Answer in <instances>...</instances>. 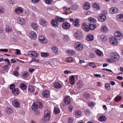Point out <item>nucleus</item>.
Instances as JSON below:
<instances>
[{
	"label": "nucleus",
	"instance_id": "nucleus-27",
	"mask_svg": "<svg viewBox=\"0 0 123 123\" xmlns=\"http://www.w3.org/2000/svg\"><path fill=\"white\" fill-rule=\"evenodd\" d=\"M55 18L58 22L59 21L60 22H62L65 21V19L64 18L59 17H56Z\"/></svg>",
	"mask_w": 123,
	"mask_h": 123
},
{
	"label": "nucleus",
	"instance_id": "nucleus-18",
	"mask_svg": "<svg viewBox=\"0 0 123 123\" xmlns=\"http://www.w3.org/2000/svg\"><path fill=\"white\" fill-rule=\"evenodd\" d=\"M54 86L55 88L60 89L62 87V85L59 83L56 82L54 84Z\"/></svg>",
	"mask_w": 123,
	"mask_h": 123
},
{
	"label": "nucleus",
	"instance_id": "nucleus-1",
	"mask_svg": "<svg viewBox=\"0 0 123 123\" xmlns=\"http://www.w3.org/2000/svg\"><path fill=\"white\" fill-rule=\"evenodd\" d=\"M28 55L32 58L31 62L37 63L39 62L38 60H36L35 58L39 55L36 52L32 51H30L28 53Z\"/></svg>",
	"mask_w": 123,
	"mask_h": 123
},
{
	"label": "nucleus",
	"instance_id": "nucleus-30",
	"mask_svg": "<svg viewBox=\"0 0 123 123\" xmlns=\"http://www.w3.org/2000/svg\"><path fill=\"white\" fill-rule=\"evenodd\" d=\"M108 28L105 26H103L100 29L101 31L103 32H107L108 31Z\"/></svg>",
	"mask_w": 123,
	"mask_h": 123
},
{
	"label": "nucleus",
	"instance_id": "nucleus-10",
	"mask_svg": "<svg viewBox=\"0 0 123 123\" xmlns=\"http://www.w3.org/2000/svg\"><path fill=\"white\" fill-rule=\"evenodd\" d=\"M70 24L68 22H65L63 23L62 25V27L65 30H67L70 27Z\"/></svg>",
	"mask_w": 123,
	"mask_h": 123
},
{
	"label": "nucleus",
	"instance_id": "nucleus-55",
	"mask_svg": "<svg viewBox=\"0 0 123 123\" xmlns=\"http://www.w3.org/2000/svg\"><path fill=\"white\" fill-rule=\"evenodd\" d=\"M45 2L46 4L49 5L52 2V0H45Z\"/></svg>",
	"mask_w": 123,
	"mask_h": 123
},
{
	"label": "nucleus",
	"instance_id": "nucleus-13",
	"mask_svg": "<svg viewBox=\"0 0 123 123\" xmlns=\"http://www.w3.org/2000/svg\"><path fill=\"white\" fill-rule=\"evenodd\" d=\"M51 24L54 27L57 26L59 24L58 22L55 19H53L51 21Z\"/></svg>",
	"mask_w": 123,
	"mask_h": 123
},
{
	"label": "nucleus",
	"instance_id": "nucleus-33",
	"mask_svg": "<svg viewBox=\"0 0 123 123\" xmlns=\"http://www.w3.org/2000/svg\"><path fill=\"white\" fill-rule=\"evenodd\" d=\"M41 56L43 57H46L49 56V53L46 52H41Z\"/></svg>",
	"mask_w": 123,
	"mask_h": 123
},
{
	"label": "nucleus",
	"instance_id": "nucleus-29",
	"mask_svg": "<svg viewBox=\"0 0 123 123\" xmlns=\"http://www.w3.org/2000/svg\"><path fill=\"white\" fill-rule=\"evenodd\" d=\"M18 20L19 23L21 25L24 24L25 20L23 18L19 17L18 18Z\"/></svg>",
	"mask_w": 123,
	"mask_h": 123
},
{
	"label": "nucleus",
	"instance_id": "nucleus-41",
	"mask_svg": "<svg viewBox=\"0 0 123 123\" xmlns=\"http://www.w3.org/2000/svg\"><path fill=\"white\" fill-rule=\"evenodd\" d=\"M12 29V28L9 27H7L5 29V31L7 33L10 32Z\"/></svg>",
	"mask_w": 123,
	"mask_h": 123
},
{
	"label": "nucleus",
	"instance_id": "nucleus-51",
	"mask_svg": "<svg viewBox=\"0 0 123 123\" xmlns=\"http://www.w3.org/2000/svg\"><path fill=\"white\" fill-rule=\"evenodd\" d=\"M22 75L24 78H26L27 77L28 75L27 73H22Z\"/></svg>",
	"mask_w": 123,
	"mask_h": 123
},
{
	"label": "nucleus",
	"instance_id": "nucleus-37",
	"mask_svg": "<svg viewBox=\"0 0 123 123\" xmlns=\"http://www.w3.org/2000/svg\"><path fill=\"white\" fill-rule=\"evenodd\" d=\"M60 112L59 109L57 108H55L54 109V112L55 113L56 115L58 114Z\"/></svg>",
	"mask_w": 123,
	"mask_h": 123
},
{
	"label": "nucleus",
	"instance_id": "nucleus-62",
	"mask_svg": "<svg viewBox=\"0 0 123 123\" xmlns=\"http://www.w3.org/2000/svg\"><path fill=\"white\" fill-rule=\"evenodd\" d=\"M15 85L13 84L10 86V89L12 90L14 89L15 88Z\"/></svg>",
	"mask_w": 123,
	"mask_h": 123
},
{
	"label": "nucleus",
	"instance_id": "nucleus-5",
	"mask_svg": "<svg viewBox=\"0 0 123 123\" xmlns=\"http://www.w3.org/2000/svg\"><path fill=\"white\" fill-rule=\"evenodd\" d=\"M74 35L75 38L78 39L80 40L82 38V34L80 31H77Z\"/></svg>",
	"mask_w": 123,
	"mask_h": 123
},
{
	"label": "nucleus",
	"instance_id": "nucleus-17",
	"mask_svg": "<svg viewBox=\"0 0 123 123\" xmlns=\"http://www.w3.org/2000/svg\"><path fill=\"white\" fill-rule=\"evenodd\" d=\"M12 92L13 94L15 96L18 95L19 93V91L17 88L14 89Z\"/></svg>",
	"mask_w": 123,
	"mask_h": 123
},
{
	"label": "nucleus",
	"instance_id": "nucleus-32",
	"mask_svg": "<svg viewBox=\"0 0 123 123\" xmlns=\"http://www.w3.org/2000/svg\"><path fill=\"white\" fill-rule=\"evenodd\" d=\"M67 53L69 55H73L75 54V52L72 50L68 49L67 51Z\"/></svg>",
	"mask_w": 123,
	"mask_h": 123
},
{
	"label": "nucleus",
	"instance_id": "nucleus-56",
	"mask_svg": "<svg viewBox=\"0 0 123 123\" xmlns=\"http://www.w3.org/2000/svg\"><path fill=\"white\" fill-rule=\"evenodd\" d=\"M95 105V103L93 102H90L88 104L89 106L92 107L93 106Z\"/></svg>",
	"mask_w": 123,
	"mask_h": 123
},
{
	"label": "nucleus",
	"instance_id": "nucleus-23",
	"mask_svg": "<svg viewBox=\"0 0 123 123\" xmlns=\"http://www.w3.org/2000/svg\"><path fill=\"white\" fill-rule=\"evenodd\" d=\"M43 96L44 97L48 98L49 96V93L48 91L45 90L43 92Z\"/></svg>",
	"mask_w": 123,
	"mask_h": 123
},
{
	"label": "nucleus",
	"instance_id": "nucleus-45",
	"mask_svg": "<svg viewBox=\"0 0 123 123\" xmlns=\"http://www.w3.org/2000/svg\"><path fill=\"white\" fill-rule=\"evenodd\" d=\"M28 89L30 92H34L35 89L32 86H29Z\"/></svg>",
	"mask_w": 123,
	"mask_h": 123
},
{
	"label": "nucleus",
	"instance_id": "nucleus-16",
	"mask_svg": "<svg viewBox=\"0 0 123 123\" xmlns=\"http://www.w3.org/2000/svg\"><path fill=\"white\" fill-rule=\"evenodd\" d=\"M75 77L74 75H72L70 77L69 79V81L70 84L72 85H74L75 83Z\"/></svg>",
	"mask_w": 123,
	"mask_h": 123
},
{
	"label": "nucleus",
	"instance_id": "nucleus-54",
	"mask_svg": "<svg viewBox=\"0 0 123 123\" xmlns=\"http://www.w3.org/2000/svg\"><path fill=\"white\" fill-rule=\"evenodd\" d=\"M73 60V58L72 57H68L66 59L67 61L68 62H70Z\"/></svg>",
	"mask_w": 123,
	"mask_h": 123
},
{
	"label": "nucleus",
	"instance_id": "nucleus-28",
	"mask_svg": "<svg viewBox=\"0 0 123 123\" xmlns=\"http://www.w3.org/2000/svg\"><path fill=\"white\" fill-rule=\"evenodd\" d=\"M117 18L119 21L123 22V14H119L117 16Z\"/></svg>",
	"mask_w": 123,
	"mask_h": 123
},
{
	"label": "nucleus",
	"instance_id": "nucleus-44",
	"mask_svg": "<svg viewBox=\"0 0 123 123\" xmlns=\"http://www.w3.org/2000/svg\"><path fill=\"white\" fill-rule=\"evenodd\" d=\"M122 98V97L121 96H117L115 98L114 100L115 101L118 102L120 101Z\"/></svg>",
	"mask_w": 123,
	"mask_h": 123
},
{
	"label": "nucleus",
	"instance_id": "nucleus-50",
	"mask_svg": "<svg viewBox=\"0 0 123 123\" xmlns=\"http://www.w3.org/2000/svg\"><path fill=\"white\" fill-rule=\"evenodd\" d=\"M89 65L90 66L92 67L93 68H96L95 64L94 62H91L89 63Z\"/></svg>",
	"mask_w": 123,
	"mask_h": 123
},
{
	"label": "nucleus",
	"instance_id": "nucleus-57",
	"mask_svg": "<svg viewBox=\"0 0 123 123\" xmlns=\"http://www.w3.org/2000/svg\"><path fill=\"white\" fill-rule=\"evenodd\" d=\"M8 51V50L7 49H0V51L3 52H7Z\"/></svg>",
	"mask_w": 123,
	"mask_h": 123
},
{
	"label": "nucleus",
	"instance_id": "nucleus-31",
	"mask_svg": "<svg viewBox=\"0 0 123 123\" xmlns=\"http://www.w3.org/2000/svg\"><path fill=\"white\" fill-rule=\"evenodd\" d=\"M20 87L21 89L23 90H25L27 88L26 85L24 83H21L20 85Z\"/></svg>",
	"mask_w": 123,
	"mask_h": 123
},
{
	"label": "nucleus",
	"instance_id": "nucleus-11",
	"mask_svg": "<svg viewBox=\"0 0 123 123\" xmlns=\"http://www.w3.org/2000/svg\"><path fill=\"white\" fill-rule=\"evenodd\" d=\"M29 35L30 38L32 39H35L36 38L37 35L33 31H31L29 34Z\"/></svg>",
	"mask_w": 123,
	"mask_h": 123
},
{
	"label": "nucleus",
	"instance_id": "nucleus-43",
	"mask_svg": "<svg viewBox=\"0 0 123 123\" xmlns=\"http://www.w3.org/2000/svg\"><path fill=\"white\" fill-rule=\"evenodd\" d=\"M93 7L94 8H96L97 10H99L100 8V6L98 5L96 3L94 4L93 5Z\"/></svg>",
	"mask_w": 123,
	"mask_h": 123
},
{
	"label": "nucleus",
	"instance_id": "nucleus-59",
	"mask_svg": "<svg viewBox=\"0 0 123 123\" xmlns=\"http://www.w3.org/2000/svg\"><path fill=\"white\" fill-rule=\"evenodd\" d=\"M92 12L89 11H87L85 12V14L87 15H91L92 14Z\"/></svg>",
	"mask_w": 123,
	"mask_h": 123
},
{
	"label": "nucleus",
	"instance_id": "nucleus-7",
	"mask_svg": "<svg viewBox=\"0 0 123 123\" xmlns=\"http://www.w3.org/2000/svg\"><path fill=\"white\" fill-rule=\"evenodd\" d=\"M12 104L13 106L15 108H18L20 106L19 103L17 100H13L12 102Z\"/></svg>",
	"mask_w": 123,
	"mask_h": 123
},
{
	"label": "nucleus",
	"instance_id": "nucleus-38",
	"mask_svg": "<svg viewBox=\"0 0 123 123\" xmlns=\"http://www.w3.org/2000/svg\"><path fill=\"white\" fill-rule=\"evenodd\" d=\"M88 20L90 22L92 23L96 22V19L90 17L88 19Z\"/></svg>",
	"mask_w": 123,
	"mask_h": 123
},
{
	"label": "nucleus",
	"instance_id": "nucleus-6",
	"mask_svg": "<svg viewBox=\"0 0 123 123\" xmlns=\"http://www.w3.org/2000/svg\"><path fill=\"white\" fill-rule=\"evenodd\" d=\"M111 43L113 45H116L117 44V41L114 37H112L109 39Z\"/></svg>",
	"mask_w": 123,
	"mask_h": 123
},
{
	"label": "nucleus",
	"instance_id": "nucleus-12",
	"mask_svg": "<svg viewBox=\"0 0 123 123\" xmlns=\"http://www.w3.org/2000/svg\"><path fill=\"white\" fill-rule=\"evenodd\" d=\"M38 39L39 41L42 43H44L47 42L46 39L43 36H39L38 37Z\"/></svg>",
	"mask_w": 123,
	"mask_h": 123
},
{
	"label": "nucleus",
	"instance_id": "nucleus-47",
	"mask_svg": "<svg viewBox=\"0 0 123 123\" xmlns=\"http://www.w3.org/2000/svg\"><path fill=\"white\" fill-rule=\"evenodd\" d=\"M82 114L81 112L79 110H77L75 111V114L77 116H80Z\"/></svg>",
	"mask_w": 123,
	"mask_h": 123
},
{
	"label": "nucleus",
	"instance_id": "nucleus-35",
	"mask_svg": "<svg viewBox=\"0 0 123 123\" xmlns=\"http://www.w3.org/2000/svg\"><path fill=\"white\" fill-rule=\"evenodd\" d=\"M6 112L8 114H9L13 112V111L12 109L10 107H8L6 110Z\"/></svg>",
	"mask_w": 123,
	"mask_h": 123
},
{
	"label": "nucleus",
	"instance_id": "nucleus-21",
	"mask_svg": "<svg viewBox=\"0 0 123 123\" xmlns=\"http://www.w3.org/2000/svg\"><path fill=\"white\" fill-rule=\"evenodd\" d=\"M93 37L92 34H90L87 35L86 39L88 41H92L93 40Z\"/></svg>",
	"mask_w": 123,
	"mask_h": 123
},
{
	"label": "nucleus",
	"instance_id": "nucleus-8",
	"mask_svg": "<svg viewBox=\"0 0 123 123\" xmlns=\"http://www.w3.org/2000/svg\"><path fill=\"white\" fill-rule=\"evenodd\" d=\"M120 58V56L117 53L113 54L112 56L111 59L114 61H117Z\"/></svg>",
	"mask_w": 123,
	"mask_h": 123
},
{
	"label": "nucleus",
	"instance_id": "nucleus-22",
	"mask_svg": "<svg viewBox=\"0 0 123 123\" xmlns=\"http://www.w3.org/2000/svg\"><path fill=\"white\" fill-rule=\"evenodd\" d=\"M31 107L32 110L34 111H36L37 109L38 108V104L37 103H34Z\"/></svg>",
	"mask_w": 123,
	"mask_h": 123
},
{
	"label": "nucleus",
	"instance_id": "nucleus-15",
	"mask_svg": "<svg viewBox=\"0 0 123 123\" xmlns=\"http://www.w3.org/2000/svg\"><path fill=\"white\" fill-rule=\"evenodd\" d=\"M90 6V5L89 3L88 2H85L83 6V8L86 10H87L89 9Z\"/></svg>",
	"mask_w": 123,
	"mask_h": 123
},
{
	"label": "nucleus",
	"instance_id": "nucleus-53",
	"mask_svg": "<svg viewBox=\"0 0 123 123\" xmlns=\"http://www.w3.org/2000/svg\"><path fill=\"white\" fill-rule=\"evenodd\" d=\"M69 39V37L67 35H65L64 37V41H68Z\"/></svg>",
	"mask_w": 123,
	"mask_h": 123
},
{
	"label": "nucleus",
	"instance_id": "nucleus-4",
	"mask_svg": "<svg viewBox=\"0 0 123 123\" xmlns=\"http://www.w3.org/2000/svg\"><path fill=\"white\" fill-rule=\"evenodd\" d=\"M74 46L76 49L78 50H81L83 48V45L79 42H76L74 44Z\"/></svg>",
	"mask_w": 123,
	"mask_h": 123
},
{
	"label": "nucleus",
	"instance_id": "nucleus-52",
	"mask_svg": "<svg viewBox=\"0 0 123 123\" xmlns=\"http://www.w3.org/2000/svg\"><path fill=\"white\" fill-rule=\"evenodd\" d=\"M77 84L78 85V87L79 88H80L82 87L83 86V84L81 83L80 82H78Z\"/></svg>",
	"mask_w": 123,
	"mask_h": 123
},
{
	"label": "nucleus",
	"instance_id": "nucleus-36",
	"mask_svg": "<svg viewBox=\"0 0 123 123\" xmlns=\"http://www.w3.org/2000/svg\"><path fill=\"white\" fill-rule=\"evenodd\" d=\"M52 50L55 53L56 55H57L58 54L57 51L58 50V48L55 46H53L52 48Z\"/></svg>",
	"mask_w": 123,
	"mask_h": 123
},
{
	"label": "nucleus",
	"instance_id": "nucleus-61",
	"mask_svg": "<svg viewBox=\"0 0 123 123\" xmlns=\"http://www.w3.org/2000/svg\"><path fill=\"white\" fill-rule=\"evenodd\" d=\"M30 14L29 11L28 10H27L25 11V15L26 16H29Z\"/></svg>",
	"mask_w": 123,
	"mask_h": 123
},
{
	"label": "nucleus",
	"instance_id": "nucleus-58",
	"mask_svg": "<svg viewBox=\"0 0 123 123\" xmlns=\"http://www.w3.org/2000/svg\"><path fill=\"white\" fill-rule=\"evenodd\" d=\"M5 62H7V65H10V62L9 60L7 59H6L5 60H4Z\"/></svg>",
	"mask_w": 123,
	"mask_h": 123
},
{
	"label": "nucleus",
	"instance_id": "nucleus-39",
	"mask_svg": "<svg viewBox=\"0 0 123 123\" xmlns=\"http://www.w3.org/2000/svg\"><path fill=\"white\" fill-rule=\"evenodd\" d=\"M89 26L90 29L91 30H94L96 27V26L95 24H90Z\"/></svg>",
	"mask_w": 123,
	"mask_h": 123
},
{
	"label": "nucleus",
	"instance_id": "nucleus-49",
	"mask_svg": "<svg viewBox=\"0 0 123 123\" xmlns=\"http://www.w3.org/2000/svg\"><path fill=\"white\" fill-rule=\"evenodd\" d=\"M13 75L17 77L19 75V73L18 71H14L13 72Z\"/></svg>",
	"mask_w": 123,
	"mask_h": 123
},
{
	"label": "nucleus",
	"instance_id": "nucleus-42",
	"mask_svg": "<svg viewBox=\"0 0 123 123\" xmlns=\"http://www.w3.org/2000/svg\"><path fill=\"white\" fill-rule=\"evenodd\" d=\"M100 37L101 39L104 41H105L107 40L106 37L103 34L101 35Z\"/></svg>",
	"mask_w": 123,
	"mask_h": 123
},
{
	"label": "nucleus",
	"instance_id": "nucleus-48",
	"mask_svg": "<svg viewBox=\"0 0 123 123\" xmlns=\"http://www.w3.org/2000/svg\"><path fill=\"white\" fill-rule=\"evenodd\" d=\"M96 52L97 54L100 56H101L103 54L102 52L99 50H96Z\"/></svg>",
	"mask_w": 123,
	"mask_h": 123
},
{
	"label": "nucleus",
	"instance_id": "nucleus-63",
	"mask_svg": "<svg viewBox=\"0 0 123 123\" xmlns=\"http://www.w3.org/2000/svg\"><path fill=\"white\" fill-rule=\"evenodd\" d=\"M84 95L87 98H89L90 97V95L88 93H86Z\"/></svg>",
	"mask_w": 123,
	"mask_h": 123
},
{
	"label": "nucleus",
	"instance_id": "nucleus-14",
	"mask_svg": "<svg viewBox=\"0 0 123 123\" xmlns=\"http://www.w3.org/2000/svg\"><path fill=\"white\" fill-rule=\"evenodd\" d=\"M15 11L17 14H20L23 12V10L22 8L18 7L15 9Z\"/></svg>",
	"mask_w": 123,
	"mask_h": 123
},
{
	"label": "nucleus",
	"instance_id": "nucleus-64",
	"mask_svg": "<svg viewBox=\"0 0 123 123\" xmlns=\"http://www.w3.org/2000/svg\"><path fill=\"white\" fill-rule=\"evenodd\" d=\"M4 10L1 7H0V13H4Z\"/></svg>",
	"mask_w": 123,
	"mask_h": 123
},
{
	"label": "nucleus",
	"instance_id": "nucleus-20",
	"mask_svg": "<svg viewBox=\"0 0 123 123\" xmlns=\"http://www.w3.org/2000/svg\"><path fill=\"white\" fill-rule=\"evenodd\" d=\"M118 9L115 7H112L110 10V12L112 13H117L118 12Z\"/></svg>",
	"mask_w": 123,
	"mask_h": 123
},
{
	"label": "nucleus",
	"instance_id": "nucleus-60",
	"mask_svg": "<svg viewBox=\"0 0 123 123\" xmlns=\"http://www.w3.org/2000/svg\"><path fill=\"white\" fill-rule=\"evenodd\" d=\"M73 107L72 106H70L68 107V110L70 112H72L73 109Z\"/></svg>",
	"mask_w": 123,
	"mask_h": 123
},
{
	"label": "nucleus",
	"instance_id": "nucleus-25",
	"mask_svg": "<svg viewBox=\"0 0 123 123\" xmlns=\"http://www.w3.org/2000/svg\"><path fill=\"white\" fill-rule=\"evenodd\" d=\"M39 22L41 25L44 26H46L47 25L46 21L43 19H40Z\"/></svg>",
	"mask_w": 123,
	"mask_h": 123
},
{
	"label": "nucleus",
	"instance_id": "nucleus-3",
	"mask_svg": "<svg viewBox=\"0 0 123 123\" xmlns=\"http://www.w3.org/2000/svg\"><path fill=\"white\" fill-rule=\"evenodd\" d=\"M44 120L45 121H49L50 118V112L48 110L44 111Z\"/></svg>",
	"mask_w": 123,
	"mask_h": 123
},
{
	"label": "nucleus",
	"instance_id": "nucleus-2",
	"mask_svg": "<svg viewBox=\"0 0 123 123\" xmlns=\"http://www.w3.org/2000/svg\"><path fill=\"white\" fill-rule=\"evenodd\" d=\"M107 14V12L105 10L101 14H99L98 17L99 20L101 22H104L106 19Z\"/></svg>",
	"mask_w": 123,
	"mask_h": 123
},
{
	"label": "nucleus",
	"instance_id": "nucleus-40",
	"mask_svg": "<svg viewBox=\"0 0 123 123\" xmlns=\"http://www.w3.org/2000/svg\"><path fill=\"white\" fill-rule=\"evenodd\" d=\"M31 26L34 30H36L37 28V25L35 23H32L31 24Z\"/></svg>",
	"mask_w": 123,
	"mask_h": 123
},
{
	"label": "nucleus",
	"instance_id": "nucleus-9",
	"mask_svg": "<svg viewBox=\"0 0 123 123\" xmlns=\"http://www.w3.org/2000/svg\"><path fill=\"white\" fill-rule=\"evenodd\" d=\"M114 35L117 39L118 40H120L123 38L122 34L119 31L115 32Z\"/></svg>",
	"mask_w": 123,
	"mask_h": 123
},
{
	"label": "nucleus",
	"instance_id": "nucleus-24",
	"mask_svg": "<svg viewBox=\"0 0 123 123\" xmlns=\"http://www.w3.org/2000/svg\"><path fill=\"white\" fill-rule=\"evenodd\" d=\"M82 27L86 31H89V28L88 26L86 25V24L85 23H83L82 25Z\"/></svg>",
	"mask_w": 123,
	"mask_h": 123
},
{
	"label": "nucleus",
	"instance_id": "nucleus-26",
	"mask_svg": "<svg viewBox=\"0 0 123 123\" xmlns=\"http://www.w3.org/2000/svg\"><path fill=\"white\" fill-rule=\"evenodd\" d=\"M64 100L65 103L67 105H68L70 103V100L69 97L68 96H66L64 98Z\"/></svg>",
	"mask_w": 123,
	"mask_h": 123
},
{
	"label": "nucleus",
	"instance_id": "nucleus-34",
	"mask_svg": "<svg viewBox=\"0 0 123 123\" xmlns=\"http://www.w3.org/2000/svg\"><path fill=\"white\" fill-rule=\"evenodd\" d=\"M79 19H76L73 22V24L75 26H79Z\"/></svg>",
	"mask_w": 123,
	"mask_h": 123
},
{
	"label": "nucleus",
	"instance_id": "nucleus-19",
	"mask_svg": "<svg viewBox=\"0 0 123 123\" xmlns=\"http://www.w3.org/2000/svg\"><path fill=\"white\" fill-rule=\"evenodd\" d=\"M106 117L104 115L101 116H100L98 119V120L100 122H104L106 120Z\"/></svg>",
	"mask_w": 123,
	"mask_h": 123
},
{
	"label": "nucleus",
	"instance_id": "nucleus-46",
	"mask_svg": "<svg viewBox=\"0 0 123 123\" xmlns=\"http://www.w3.org/2000/svg\"><path fill=\"white\" fill-rule=\"evenodd\" d=\"M105 86L106 89L108 91L110 90L111 89L110 85L109 84L106 83L105 84Z\"/></svg>",
	"mask_w": 123,
	"mask_h": 123
}]
</instances>
